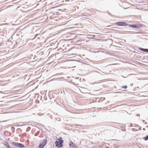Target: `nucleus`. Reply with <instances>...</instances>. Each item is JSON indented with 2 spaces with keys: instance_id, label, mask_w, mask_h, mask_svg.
Segmentation results:
<instances>
[{
  "instance_id": "1",
  "label": "nucleus",
  "mask_w": 148,
  "mask_h": 148,
  "mask_svg": "<svg viewBox=\"0 0 148 148\" xmlns=\"http://www.w3.org/2000/svg\"><path fill=\"white\" fill-rule=\"evenodd\" d=\"M64 141L62 140V138L60 137V138L58 139L57 141L55 142V146L58 148L62 147L63 145Z\"/></svg>"
},
{
  "instance_id": "2",
  "label": "nucleus",
  "mask_w": 148,
  "mask_h": 148,
  "mask_svg": "<svg viewBox=\"0 0 148 148\" xmlns=\"http://www.w3.org/2000/svg\"><path fill=\"white\" fill-rule=\"evenodd\" d=\"M47 143V140L46 139H44L43 142L40 143L39 146V148H43L46 144Z\"/></svg>"
},
{
  "instance_id": "3",
  "label": "nucleus",
  "mask_w": 148,
  "mask_h": 148,
  "mask_svg": "<svg viewBox=\"0 0 148 148\" xmlns=\"http://www.w3.org/2000/svg\"><path fill=\"white\" fill-rule=\"evenodd\" d=\"M117 25L119 26H126L128 25V24L124 22H118L116 23Z\"/></svg>"
},
{
  "instance_id": "4",
  "label": "nucleus",
  "mask_w": 148,
  "mask_h": 148,
  "mask_svg": "<svg viewBox=\"0 0 148 148\" xmlns=\"http://www.w3.org/2000/svg\"><path fill=\"white\" fill-rule=\"evenodd\" d=\"M14 145L17 147L21 148L24 147V145L21 143H15Z\"/></svg>"
},
{
  "instance_id": "5",
  "label": "nucleus",
  "mask_w": 148,
  "mask_h": 148,
  "mask_svg": "<svg viewBox=\"0 0 148 148\" xmlns=\"http://www.w3.org/2000/svg\"><path fill=\"white\" fill-rule=\"evenodd\" d=\"M136 28H139L142 27L143 26V25L142 24L138 23L135 24Z\"/></svg>"
},
{
  "instance_id": "6",
  "label": "nucleus",
  "mask_w": 148,
  "mask_h": 148,
  "mask_svg": "<svg viewBox=\"0 0 148 148\" xmlns=\"http://www.w3.org/2000/svg\"><path fill=\"white\" fill-rule=\"evenodd\" d=\"M139 49L141 51L146 52L148 53V49H143L141 48H140Z\"/></svg>"
},
{
  "instance_id": "7",
  "label": "nucleus",
  "mask_w": 148,
  "mask_h": 148,
  "mask_svg": "<svg viewBox=\"0 0 148 148\" xmlns=\"http://www.w3.org/2000/svg\"><path fill=\"white\" fill-rule=\"evenodd\" d=\"M130 27L134 28H136V26L135 24H131V25H128Z\"/></svg>"
},
{
  "instance_id": "8",
  "label": "nucleus",
  "mask_w": 148,
  "mask_h": 148,
  "mask_svg": "<svg viewBox=\"0 0 148 148\" xmlns=\"http://www.w3.org/2000/svg\"><path fill=\"white\" fill-rule=\"evenodd\" d=\"M69 145L70 147H73L74 146V144L72 142L70 141L69 142Z\"/></svg>"
},
{
  "instance_id": "9",
  "label": "nucleus",
  "mask_w": 148,
  "mask_h": 148,
  "mask_svg": "<svg viewBox=\"0 0 148 148\" xmlns=\"http://www.w3.org/2000/svg\"><path fill=\"white\" fill-rule=\"evenodd\" d=\"M5 145L7 148H10V146H9V145L8 144V143H7Z\"/></svg>"
},
{
  "instance_id": "10",
  "label": "nucleus",
  "mask_w": 148,
  "mask_h": 148,
  "mask_svg": "<svg viewBox=\"0 0 148 148\" xmlns=\"http://www.w3.org/2000/svg\"><path fill=\"white\" fill-rule=\"evenodd\" d=\"M143 139L145 140H148V135L146 137H144Z\"/></svg>"
},
{
  "instance_id": "11",
  "label": "nucleus",
  "mask_w": 148,
  "mask_h": 148,
  "mask_svg": "<svg viewBox=\"0 0 148 148\" xmlns=\"http://www.w3.org/2000/svg\"><path fill=\"white\" fill-rule=\"evenodd\" d=\"M125 89H126L127 88V86H124L123 87Z\"/></svg>"
},
{
  "instance_id": "12",
  "label": "nucleus",
  "mask_w": 148,
  "mask_h": 148,
  "mask_svg": "<svg viewBox=\"0 0 148 148\" xmlns=\"http://www.w3.org/2000/svg\"><path fill=\"white\" fill-rule=\"evenodd\" d=\"M143 130H145V128H143Z\"/></svg>"
},
{
  "instance_id": "13",
  "label": "nucleus",
  "mask_w": 148,
  "mask_h": 148,
  "mask_svg": "<svg viewBox=\"0 0 148 148\" xmlns=\"http://www.w3.org/2000/svg\"><path fill=\"white\" fill-rule=\"evenodd\" d=\"M27 142H29V140H27Z\"/></svg>"
},
{
  "instance_id": "14",
  "label": "nucleus",
  "mask_w": 148,
  "mask_h": 148,
  "mask_svg": "<svg viewBox=\"0 0 148 148\" xmlns=\"http://www.w3.org/2000/svg\"><path fill=\"white\" fill-rule=\"evenodd\" d=\"M36 134H35V136H36Z\"/></svg>"
},
{
  "instance_id": "15",
  "label": "nucleus",
  "mask_w": 148,
  "mask_h": 148,
  "mask_svg": "<svg viewBox=\"0 0 148 148\" xmlns=\"http://www.w3.org/2000/svg\"><path fill=\"white\" fill-rule=\"evenodd\" d=\"M36 134H35V136H36Z\"/></svg>"
},
{
  "instance_id": "16",
  "label": "nucleus",
  "mask_w": 148,
  "mask_h": 148,
  "mask_svg": "<svg viewBox=\"0 0 148 148\" xmlns=\"http://www.w3.org/2000/svg\"><path fill=\"white\" fill-rule=\"evenodd\" d=\"M110 26H108L107 27Z\"/></svg>"
}]
</instances>
